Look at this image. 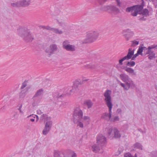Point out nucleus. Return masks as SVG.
Listing matches in <instances>:
<instances>
[{
    "label": "nucleus",
    "instance_id": "obj_1",
    "mask_svg": "<svg viewBox=\"0 0 157 157\" xmlns=\"http://www.w3.org/2000/svg\"><path fill=\"white\" fill-rule=\"evenodd\" d=\"M143 6L142 5H137L127 7L126 11L128 12H131L132 16H136L137 14L141 15L139 19L140 21H145L149 16V11L146 9L142 10Z\"/></svg>",
    "mask_w": 157,
    "mask_h": 157
},
{
    "label": "nucleus",
    "instance_id": "obj_2",
    "mask_svg": "<svg viewBox=\"0 0 157 157\" xmlns=\"http://www.w3.org/2000/svg\"><path fill=\"white\" fill-rule=\"evenodd\" d=\"M111 94L112 91L110 90H107L104 93V100L108 107L109 113H105L101 116V118L109 121L112 116V109L113 106L112 102Z\"/></svg>",
    "mask_w": 157,
    "mask_h": 157
},
{
    "label": "nucleus",
    "instance_id": "obj_3",
    "mask_svg": "<svg viewBox=\"0 0 157 157\" xmlns=\"http://www.w3.org/2000/svg\"><path fill=\"white\" fill-rule=\"evenodd\" d=\"M119 77L125 83H122L119 81L120 85L123 88L124 90H128L130 88L133 89L135 87V85L132 79L125 74H121Z\"/></svg>",
    "mask_w": 157,
    "mask_h": 157
},
{
    "label": "nucleus",
    "instance_id": "obj_4",
    "mask_svg": "<svg viewBox=\"0 0 157 157\" xmlns=\"http://www.w3.org/2000/svg\"><path fill=\"white\" fill-rule=\"evenodd\" d=\"M18 34L27 42L32 41L33 36L29 29L26 27H21L17 29Z\"/></svg>",
    "mask_w": 157,
    "mask_h": 157
},
{
    "label": "nucleus",
    "instance_id": "obj_5",
    "mask_svg": "<svg viewBox=\"0 0 157 157\" xmlns=\"http://www.w3.org/2000/svg\"><path fill=\"white\" fill-rule=\"evenodd\" d=\"M99 36V33L95 31H91L87 33L86 38L81 41L82 44L90 43L94 42Z\"/></svg>",
    "mask_w": 157,
    "mask_h": 157
},
{
    "label": "nucleus",
    "instance_id": "obj_6",
    "mask_svg": "<svg viewBox=\"0 0 157 157\" xmlns=\"http://www.w3.org/2000/svg\"><path fill=\"white\" fill-rule=\"evenodd\" d=\"M44 92V90L42 88L40 89L37 90L32 98L33 99L32 105L33 106H36L40 102L42 98L41 96L43 95Z\"/></svg>",
    "mask_w": 157,
    "mask_h": 157
},
{
    "label": "nucleus",
    "instance_id": "obj_7",
    "mask_svg": "<svg viewBox=\"0 0 157 157\" xmlns=\"http://www.w3.org/2000/svg\"><path fill=\"white\" fill-rule=\"evenodd\" d=\"M83 117L82 111L78 107L76 108L74 110L73 115V119L75 123H77L79 121H81Z\"/></svg>",
    "mask_w": 157,
    "mask_h": 157
},
{
    "label": "nucleus",
    "instance_id": "obj_8",
    "mask_svg": "<svg viewBox=\"0 0 157 157\" xmlns=\"http://www.w3.org/2000/svg\"><path fill=\"white\" fill-rule=\"evenodd\" d=\"M62 47L66 50L71 52L75 51L76 49V47L75 45L71 44L70 42L67 40L63 42Z\"/></svg>",
    "mask_w": 157,
    "mask_h": 157
},
{
    "label": "nucleus",
    "instance_id": "obj_9",
    "mask_svg": "<svg viewBox=\"0 0 157 157\" xmlns=\"http://www.w3.org/2000/svg\"><path fill=\"white\" fill-rule=\"evenodd\" d=\"M58 50L57 45L55 44H51L49 48L46 49L45 52L49 56L55 53Z\"/></svg>",
    "mask_w": 157,
    "mask_h": 157
},
{
    "label": "nucleus",
    "instance_id": "obj_10",
    "mask_svg": "<svg viewBox=\"0 0 157 157\" xmlns=\"http://www.w3.org/2000/svg\"><path fill=\"white\" fill-rule=\"evenodd\" d=\"M80 85V82L78 81H75L73 84L72 89L68 91V92H67L66 94L70 95L72 93L77 92L78 90L79 87Z\"/></svg>",
    "mask_w": 157,
    "mask_h": 157
},
{
    "label": "nucleus",
    "instance_id": "obj_11",
    "mask_svg": "<svg viewBox=\"0 0 157 157\" xmlns=\"http://www.w3.org/2000/svg\"><path fill=\"white\" fill-rule=\"evenodd\" d=\"M97 143L98 145L102 147L105 145L106 143V139L101 134L99 135L97 139Z\"/></svg>",
    "mask_w": 157,
    "mask_h": 157
},
{
    "label": "nucleus",
    "instance_id": "obj_12",
    "mask_svg": "<svg viewBox=\"0 0 157 157\" xmlns=\"http://www.w3.org/2000/svg\"><path fill=\"white\" fill-rule=\"evenodd\" d=\"M52 125V121H49L45 123L44 129L42 131L43 134L44 135H46L48 133L51 129Z\"/></svg>",
    "mask_w": 157,
    "mask_h": 157
},
{
    "label": "nucleus",
    "instance_id": "obj_13",
    "mask_svg": "<svg viewBox=\"0 0 157 157\" xmlns=\"http://www.w3.org/2000/svg\"><path fill=\"white\" fill-rule=\"evenodd\" d=\"M52 125V121H49L45 123L44 129L42 131L43 134L44 135H46L48 133L51 129Z\"/></svg>",
    "mask_w": 157,
    "mask_h": 157
},
{
    "label": "nucleus",
    "instance_id": "obj_14",
    "mask_svg": "<svg viewBox=\"0 0 157 157\" xmlns=\"http://www.w3.org/2000/svg\"><path fill=\"white\" fill-rule=\"evenodd\" d=\"M51 121L50 117H48V115L46 114H43L41 115L40 117V122H44V123L48 121Z\"/></svg>",
    "mask_w": 157,
    "mask_h": 157
},
{
    "label": "nucleus",
    "instance_id": "obj_15",
    "mask_svg": "<svg viewBox=\"0 0 157 157\" xmlns=\"http://www.w3.org/2000/svg\"><path fill=\"white\" fill-rule=\"evenodd\" d=\"M19 1L20 7H27L28 6L30 3V0L26 1V0H22Z\"/></svg>",
    "mask_w": 157,
    "mask_h": 157
},
{
    "label": "nucleus",
    "instance_id": "obj_16",
    "mask_svg": "<svg viewBox=\"0 0 157 157\" xmlns=\"http://www.w3.org/2000/svg\"><path fill=\"white\" fill-rule=\"evenodd\" d=\"M58 24L60 26L64 27L67 26V24L65 20L63 18L59 19L57 20Z\"/></svg>",
    "mask_w": 157,
    "mask_h": 157
},
{
    "label": "nucleus",
    "instance_id": "obj_17",
    "mask_svg": "<svg viewBox=\"0 0 157 157\" xmlns=\"http://www.w3.org/2000/svg\"><path fill=\"white\" fill-rule=\"evenodd\" d=\"M92 150L93 151L95 152H99L102 153L103 152L102 147H100L97 144H94L92 147Z\"/></svg>",
    "mask_w": 157,
    "mask_h": 157
},
{
    "label": "nucleus",
    "instance_id": "obj_18",
    "mask_svg": "<svg viewBox=\"0 0 157 157\" xmlns=\"http://www.w3.org/2000/svg\"><path fill=\"white\" fill-rule=\"evenodd\" d=\"M126 33L124 35L125 37L126 38L127 40H129V37L132 36L134 35L133 32L131 31L129 29H127L126 30Z\"/></svg>",
    "mask_w": 157,
    "mask_h": 157
},
{
    "label": "nucleus",
    "instance_id": "obj_19",
    "mask_svg": "<svg viewBox=\"0 0 157 157\" xmlns=\"http://www.w3.org/2000/svg\"><path fill=\"white\" fill-rule=\"evenodd\" d=\"M125 71L128 72L130 75H136V73L134 69L131 68L126 67L124 68Z\"/></svg>",
    "mask_w": 157,
    "mask_h": 157
},
{
    "label": "nucleus",
    "instance_id": "obj_20",
    "mask_svg": "<svg viewBox=\"0 0 157 157\" xmlns=\"http://www.w3.org/2000/svg\"><path fill=\"white\" fill-rule=\"evenodd\" d=\"M29 89V87H27L24 90H22L19 94V98H24L26 95V93Z\"/></svg>",
    "mask_w": 157,
    "mask_h": 157
},
{
    "label": "nucleus",
    "instance_id": "obj_21",
    "mask_svg": "<svg viewBox=\"0 0 157 157\" xmlns=\"http://www.w3.org/2000/svg\"><path fill=\"white\" fill-rule=\"evenodd\" d=\"M148 54L149 55L148 56V58L151 60L155 57V54L151 49H148Z\"/></svg>",
    "mask_w": 157,
    "mask_h": 157
},
{
    "label": "nucleus",
    "instance_id": "obj_22",
    "mask_svg": "<svg viewBox=\"0 0 157 157\" xmlns=\"http://www.w3.org/2000/svg\"><path fill=\"white\" fill-rule=\"evenodd\" d=\"M113 132L114 133V137L115 138H120L121 137V135L118 130L116 128L113 129Z\"/></svg>",
    "mask_w": 157,
    "mask_h": 157
},
{
    "label": "nucleus",
    "instance_id": "obj_23",
    "mask_svg": "<svg viewBox=\"0 0 157 157\" xmlns=\"http://www.w3.org/2000/svg\"><path fill=\"white\" fill-rule=\"evenodd\" d=\"M134 49L133 50L131 48H130L128 49V52L127 56H128L130 59L132 58V56L134 54Z\"/></svg>",
    "mask_w": 157,
    "mask_h": 157
},
{
    "label": "nucleus",
    "instance_id": "obj_24",
    "mask_svg": "<svg viewBox=\"0 0 157 157\" xmlns=\"http://www.w3.org/2000/svg\"><path fill=\"white\" fill-rule=\"evenodd\" d=\"M119 9L115 6H111V12L112 11L114 13H117L119 12Z\"/></svg>",
    "mask_w": 157,
    "mask_h": 157
},
{
    "label": "nucleus",
    "instance_id": "obj_25",
    "mask_svg": "<svg viewBox=\"0 0 157 157\" xmlns=\"http://www.w3.org/2000/svg\"><path fill=\"white\" fill-rule=\"evenodd\" d=\"M84 104L87 106L88 108L89 109L91 108L93 105V103L90 100H87L85 101L84 102Z\"/></svg>",
    "mask_w": 157,
    "mask_h": 157
},
{
    "label": "nucleus",
    "instance_id": "obj_26",
    "mask_svg": "<svg viewBox=\"0 0 157 157\" xmlns=\"http://www.w3.org/2000/svg\"><path fill=\"white\" fill-rule=\"evenodd\" d=\"M82 119L83 121H84L88 124H89L90 121V118L88 116H84Z\"/></svg>",
    "mask_w": 157,
    "mask_h": 157
},
{
    "label": "nucleus",
    "instance_id": "obj_27",
    "mask_svg": "<svg viewBox=\"0 0 157 157\" xmlns=\"http://www.w3.org/2000/svg\"><path fill=\"white\" fill-rule=\"evenodd\" d=\"M52 32L56 34H61L63 33V32L62 30H59V29L55 28H54V29H53Z\"/></svg>",
    "mask_w": 157,
    "mask_h": 157
},
{
    "label": "nucleus",
    "instance_id": "obj_28",
    "mask_svg": "<svg viewBox=\"0 0 157 157\" xmlns=\"http://www.w3.org/2000/svg\"><path fill=\"white\" fill-rule=\"evenodd\" d=\"M111 6H104L103 7L104 10L109 13L111 12Z\"/></svg>",
    "mask_w": 157,
    "mask_h": 157
},
{
    "label": "nucleus",
    "instance_id": "obj_29",
    "mask_svg": "<svg viewBox=\"0 0 157 157\" xmlns=\"http://www.w3.org/2000/svg\"><path fill=\"white\" fill-rule=\"evenodd\" d=\"M145 49L147 50V49L145 47H140L137 51V52L139 55H142V52L143 50Z\"/></svg>",
    "mask_w": 157,
    "mask_h": 157
},
{
    "label": "nucleus",
    "instance_id": "obj_30",
    "mask_svg": "<svg viewBox=\"0 0 157 157\" xmlns=\"http://www.w3.org/2000/svg\"><path fill=\"white\" fill-rule=\"evenodd\" d=\"M129 58L128 57V56H125L122 59L120 60H119V63L121 65H122L123 64L122 62L125 60H128L129 59Z\"/></svg>",
    "mask_w": 157,
    "mask_h": 157
},
{
    "label": "nucleus",
    "instance_id": "obj_31",
    "mask_svg": "<svg viewBox=\"0 0 157 157\" xmlns=\"http://www.w3.org/2000/svg\"><path fill=\"white\" fill-rule=\"evenodd\" d=\"M135 148L142 150V146L141 144L139 143H136L133 145Z\"/></svg>",
    "mask_w": 157,
    "mask_h": 157
},
{
    "label": "nucleus",
    "instance_id": "obj_32",
    "mask_svg": "<svg viewBox=\"0 0 157 157\" xmlns=\"http://www.w3.org/2000/svg\"><path fill=\"white\" fill-rule=\"evenodd\" d=\"M135 63L134 61L131 60L130 61L126 63V65L129 67H132L135 66Z\"/></svg>",
    "mask_w": 157,
    "mask_h": 157
},
{
    "label": "nucleus",
    "instance_id": "obj_33",
    "mask_svg": "<svg viewBox=\"0 0 157 157\" xmlns=\"http://www.w3.org/2000/svg\"><path fill=\"white\" fill-rule=\"evenodd\" d=\"M22 105L21 104H19L17 106V109L19 111V112L21 114H23V111L21 109L22 107Z\"/></svg>",
    "mask_w": 157,
    "mask_h": 157
},
{
    "label": "nucleus",
    "instance_id": "obj_34",
    "mask_svg": "<svg viewBox=\"0 0 157 157\" xmlns=\"http://www.w3.org/2000/svg\"><path fill=\"white\" fill-rule=\"evenodd\" d=\"M86 67L88 68H95V65L92 63H90L85 66Z\"/></svg>",
    "mask_w": 157,
    "mask_h": 157
},
{
    "label": "nucleus",
    "instance_id": "obj_35",
    "mask_svg": "<svg viewBox=\"0 0 157 157\" xmlns=\"http://www.w3.org/2000/svg\"><path fill=\"white\" fill-rule=\"evenodd\" d=\"M150 157H157V151H153L150 153Z\"/></svg>",
    "mask_w": 157,
    "mask_h": 157
},
{
    "label": "nucleus",
    "instance_id": "obj_36",
    "mask_svg": "<svg viewBox=\"0 0 157 157\" xmlns=\"http://www.w3.org/2000/svg\"><path fill=\"white\" fill-rule=\"evenodd\" d=\"M119 118L118 116H115L113 118H111L109 121L111 122H115L119 121Z\"/></svg>",
    "mask_w": 157,
    "mask_h": 157
},
{
    "label": "nucleus",
    "instance_id": "obj_37",
    "mask_svg": "<svg viewBox=\"0 0 157 157\" xmlns=\"http://www.w3.org/2000/svg\"><path fill=\"white\" fill-rule=\"evenodd\" d=\"M69 156L68 157H77L76 154L73 151H71L69 152Z\"/></svg>",
    "mask_w": 157,
    "mask_h": 157
},
{
    "label": "nucleus",
    "instance_id": "obj_38",
    "mask_svg": "<svg viewBox=\"0 0 157 157\" xmlns=\"http://www.w3.org/2000/svg\"><path fill=\"white\" fill-rule=\"evenodd\" d=\"M114 128H111L109 129L108 131V134L109 136L112 137L113 136V134L112 133V132H113V129Z\"/></svg>",
    "mask_w": 157,
    "mask_h": 157
},
{
    "label": "nucleus",
    "instance_id": "obj_39",
    "mask_svg": "<svg viewBox=\"0 0 157 157\" xmlns=\"http://www.w3.org/2000/svg\"><path fill=\"white\" fill-rule=\"evenodd\" d=\"M132 44L131 46L132 47H135L138 45L139 44V41L136 40H134L132 41Z\"/></svg>",
    "mask_w": 157,
    "mask_h": 157
},
{
    "label": "nucleus",
    "instance_id": "obj_40",
    "mask_svg": "<svg viewBox=\"0 0 157 157\" xmlns=\"http://www.w3.org/2000/svg\"><path fill=\"white\" fill-rule=\"evenodd\" d=\"M11 5L12 6L14 7H20L19 1L17 2H16L12 3L11 4Z\"/></svg>",
    "mask_w": 157,
    "mask_h": 157
},
{
    "label": "nucleus",
    "instance_id": "obj_41",
    "mask_svg": "<svg viewBox=\"0 0 157 157\" xmlns=\"http://www.w3.org/2000/svg\"><path fill=\"white\" fill-rule=\"evenodd\" d=\"M42 28L44 29H47V30H51L52 31H53V29H54V28H51L48 26H42Z\"/></svg>",
    "mask_w": 157,
    "mask_h": 157
},
{
    "label": "nucleus",
    "instance_id": "obj_42",
    "mask_svg": "<svg viewBox=\"0 0 157 157\" xmlns=\"http://www.w3.org/2000/svg\"><path fill=\"white\" fill-rule=\"evenodd\" d=\"M124 157H137V156L136 153L135 154L134 156L133 157L131 154L128 153L124 155Z\"/></svg>",
    "mask_w": 157,
    "mask_h": 157
},
{
    "label": "nucleus",
    "instance_id": "obj_43",
    "mask_svg": "<svg viewBox=\"0 0 157 157\" xmlns=\"http://www.w3.org/2000/svg\"><path fill=\"white\" fill-rule=\"evenodd\" d=\"M157 49V45H153L148 47L147 49Z\"/></svg>",
    "mask_w": 157,
    "mask_h": 157
},
{
    "label": "nucleus",
    "instance_id": "obj_44",
    "mask_svg": "<svg viewBox=\"0 0 157 157\" xmlns=\"http://www.w3.org/2000/svg\"><path fill=\"white\" fill-rule=\"evenodd\" d=\"M36 117V121L37 122L39 119V118L38 116L36 115L32 114L31 115L28 117L29 118V117H33V118H35V117Z\"/></svg>",
    "mask_w": 157,
    "mask_h": 157
},
{
    "label": "nucleus",
    "instance_id": "obj_45",
    "mask_svg": "<svg viewBox=\"0 0 157 157\" xmlns=\"http://www.w3.org/2000/svg\"><path fill=\"white\" fill-rule=\"evenodd\" d=\"M77 123V125L78 126H79L81 128L83 127V124L80 121H78Z\"/></svg>",
    "mask_w": 157,
    "mask_h": 157
},
{
    "label": "nucleus",
    "instance_id": "obj_46",
    "mask_svg": "<svg viewBox=\"0 0 157 157\" xmlns=\"http://www.w3.org/2000/svg\"><path fill=\"white\" fill-rule=\"evenodd\" d=\"M107 0H98V2L100 5L104 4Z\"/></svg>",
    "mask_w": 157,
    "mask_h": 157
},
{
    "label": "nucleus",
    "instance_id": "obj_47",
    "mask_svg": "<svg viewBox=\"0 0 157 157\" xmlns=\"http://www.w3.org/2000/svg\"><path fill=\"white\" fill-rule=\"evenodd\" d=\"M27 86V83L25 82H24L22 84L21 87V89H23L25 87Z\"/></svg>",
    "mask_w": 157,
    "mask_h": 157
},
{
    "label": "nucleus",
    "instance_id": "obj_48",
    "mask_svg": "<svg viewBox=\"0 0 157 157\" xmlns=\"http://www.w3.org/2000/svg\"><path fill=\"white\" fill-rule=\"evenodd\" d=\"M37 113L39 115H42L43 113V112H42L41 110L40 109H38L37 111Z\"/></svg>",
    "mask_w": 157,
    "mask_h": 157
},
{
    "label": "nucleus",
    "instance_id": "obj_49",
    "mask_svg": "<svg viewBox=\"0 0 157 157\" xmlns=\"http://www.w3.org/2000/svg\"><path fill=\"white\" fill-rule=\"evenodd\" d=\"M54 157H61L58 153L57 152H55L54 153Z\"/></svg>",
    "mask_w": 157,
    "mask_h": 157
},
{
    "label": "nucleus",
    "instance_id": "obj_50",
    "mask_svg": "<svg viewBox=\"0 0 157 157\" xmlns=\"http://www.w3.org/2000/svg\"><path fill=\"white\" fill-rule=\"evenodd\" d=\"M49 81L48 80H45L44 81V84L45 85H48V82Z\"/></svg>",
    "mask_w": 157,
    "mask_h": 157
},
{
    "label": "nucleus",
    "instance_id": "obj_51",
    "mask_svg": "<svg viewBox=\"0 0 157 157\" xmlns=\"http://www.w3.org/2000/svg\"><path fill=\"white\" fill-rule=\"evenodd\" d=\"M116 0L117 2V5L119 7H120L121 4V2H120V0Z\"/></svg>",
    "mask_w": 157,
    "mask_h": 157
},
{
    "label": "nucleus",
    "instance_id": "obj_52",
    "mask_svg": "<svg viewBox=\"0 0 157 157\" xmlns=\"http://www.w3.org/2000/svg\"><path fill=\"white\" fill-rule=\"evenodd\" d=\"M73 26H74L73 25H71L69 26V28L71 30H73L74 29Z\"/></svg>",
    "mask_w": 157,
    "mask_h": 157
},
{
    "label": "nucleus",
    "instance_id": "obj_53",
    "mask_svg": "<svg viewBox=\"0 0 157 157\" xmlns=\"http://www.w3.org/2000/svg\"><path fill=\"white\" fill-rule=\"evenodd\" d=\"M139 54H138L137 52L136 54L135 55H133V56L134 57H135L136 58L139 55Z\"/></svg>",
    "mask_w": 157,
    "mask_h": 157
},
{
    "label": "nucleus",
    "instance_id": "obj_54",
    "mask_svg": "<svg viewBox=\"0 0 157 157\" xmlns=\"http://www.w3.org/2000/svg\"><path fill=\"white\" fill-rule=\"evenodd\" d=\"M32 118H31L30 119V120L32 121V122H33L34 121V118H33V117H31Z\"/></svg>",
    "mask_w": 157,
    "mask_h": 157
},
{
    "label": "nucleus",
    "instance_id": "obj_55",
    "mask_svg": "<svg viewBox=\"0 0 157 157\" xmlns=\"http://www.w3.org/2000/svg\"><path fill=\"white\" fill-rule=\"evenodd\" d=\"M136 58L134 57L133 56H132V57L131 60H134Z\"/></svg>",
    "mask_w": 157,
    "mask_h": 157
},
{
    "label": "nucleus",
    "instance_id": "obj_56",
    "mask_svg": "<svg viewBox=\"0 0 157 157\" xmlns=\"http://www.w3.org/2000/svg\"><path fill=\"white\" fill-rule=\"evenodd\" d=\"M117 111H119V112H121V110L120 109H117Z\"/></svg>",
    "mask_w": 157,
    "mask_h": 157
},
{
    "label": "nucleus",
    "instance_id": "obj_57",
    "mask_svg": "<svg viewBox=\"0 0 157 157\" xmlns=\"http://www.w3.org/2000/svg\"><path fill=\"white\" fill-rule=\"evenodd\" d=\"M64 94H62V95H61V97H63L64 96Z\"/></svg>",
    "mask_w": 157,
    "mask_h": 157
},
{
    "label": "nucleus",
    "instance_id": "obj_58",
    "mask_svg": "<svg viewBox=\"0 0 157 157\" xmlns=\"http://www.w3.org/2000/svg\"><path fill=\"white\" fill-rule=\"evenodd\" d=\"M148 0L149 1H151V0Z\"/></svg>",
    "mask_w": 157,
    "mask_h": 157
}]
</instances>
